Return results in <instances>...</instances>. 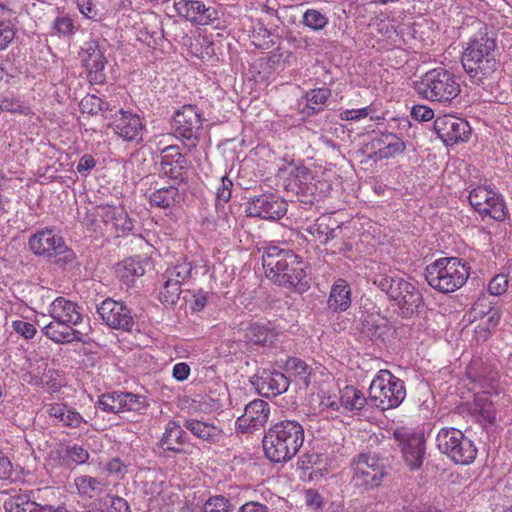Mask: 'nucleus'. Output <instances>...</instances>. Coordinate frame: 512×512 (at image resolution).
Wrapping results in <instances>:
<instances>
[{"instance_id": "f257e3e1", "label": "nucleus", "mask_w": 512, "mask_h": 512, "mask_svg": "<svg viewBox=\"0 0 512 512\" xmlns=\"http://www.w3.org/2000/svg\"><path fill=\"white\" fill-rule=\"evenodd\" d=\"M470 82L497 100L500 54L496 34L486 25L470 38L461 57Z\"/></svg>"}, {"instance_id": "f03ea898", "label": "nucleus", "mask_w": 512, "mask_h": 512, "mask_svg": "<svg viewBox=\"0 0 512 512\" xmlns=\"http://www.w3.org/2000/svg\"><path fill=\"white\" fill-rule=\"evenodd\" d=\"M266 276L278 286L304 293L310 288L306 263L290 249L269 246L262 255Z\"/></svg>"}, {"instance_id": "7ed1b4c3", "label": "nucleus", "mask_w": 512, "mask_h": 512, "mask_svg": "<svg viewBox=\"0 0 512 512\" xmlns=\"http://www.w3.org/2000/svg\"><path fill=\"white\" fill-rule=\"evenodd\" d=\"M304 442V428L295 420H282L272 425L263 437V450L274 463L291 460Z\"/></svg>"}, {"instance_id": "20e7f679", "label": "nucleus", "mask_w": 512, "mask_h": 512, "mask_svg": "<svg viewBox=\"0 0 512 512\" xmlns=\"http://www.w3.org/2000/svg\"><path fill=\"white\" fill-rule=\"evenodd\" d=\"M414 88L424 99L444 105L451 104L461 92L458 77L442 67L427 71Z\"/></svg>"}, {"instance_id": "39448f33", "label": "nucleus", "mask_w": 512, "mask_h": 512, "mask_svg": "<svg viewBox=\"0 0 512 512\" xmlns=\"http://www.w3.org/2000/svg\"><path fill=\"white\" fill-rule=\"evenodd\" d=\"M470 267L456 257H443L429 264L425 279L429 286L441 293H452L467 281Z\"/></svg>"}, {"instance_id": "423d86ee", "label": "nucleus", "mask_w": 512, "mask_h": 512, "mask_svg": "<svg viewBox=\"0 0 512 512\" xmlns=\"http://www.w3.org/2000/svg\"><path fill=\"white\" fill-rule=\"evenodd\" d=\"M351 483L355 488L369 491L379 487L388 475V466L383 458L370 452L359 453L351 460Z\"/></svg>"}, {"instance_id": "0eeeda50", "label": "nucleus", "mask_w": 512, "mask_h": 512, "mask_svg": "<svg viewBox=\"0 0 512 512\" xmlns=\"http://www.w3.org/2000/svg\"><path fill=\"white\" fill-rule=\"evenodd\" d=\"M285 188L294 193L299 202L312 205L330 193L331 185L326 180L316 178L310 169L301 165L291 170Z\"/></svg>"}, {"instance_id": "6e6552de", "label": "nucleus", "mask_w": 512, "mask_h": 512, "mask_svg": "<svg viewBox=\"0 0 512 512\" xmlns=\"http://www.w3.org/2000/svg\"><path fill=\"white\" fill-rule=\"evenodd\" d=\"M406 397L404 382L388 370H381L369 387V399L382 410L398 407Z\"/></svg>"}, {"instance_id": "1a4fd4ad", "label": "nucleus", "mask_w": 512, "mask_h": 512, "mask_svg": "<svg viewBox=\"0 0 512 512\" xmlns=\"http://www.w3.org/2000/svg\"><path fill=\"white\" fill-rule=\"evenodd\" d=\"M439 451L455 464L468 465L477 455L474 442L456 428H442L436 436Z\"/></svg>"}, {"instance_id": "9d476101", "label": "nucleus", "mask_w": 512, "mask_h": 512, "mask_svg": "<svg viewBox=\"0 0 512 512\" xmlns=\"http://www.w3.org/2000/svg\"><path fill=\"white\" fill-rule=\"evenodd\" d=\"M393 438L401 451L406 466L411 471L419 470L426 454L424 434L414 429L399 427L394 430Z\"/></svg>"}, {"instance_id": "9b49d317", "label": "nucleus", "mask_w": 512, "mask_h": 512, "mask_svg": "<svg viewBox=\"0 0 512 512\" xmlns=\"http://www.w3.org/2000/svg\"><path fill=\"white\" fill-rule=\"evenodd\" d=\"M202 126L203 118L195 105H184L174 114V135L184 141L190 149L197 146Z\"/></svg>"}, {"instance_id": "f8f14e48", "label": "nucleus", "mask_w": 512, "mask_h": 512, "mask_svg": "<svg viewBox=\"0 0 512 512\" xmlns=\"http://www.w3.org/2000/svg\"><path fill=\"white\" fill-rule=\"evenodd\" d=\"M468 200L482 217H489L498 222L505 220L507 207L504 198L492 189L478 186L470 191Z\"/></svg>"}, {"instance_id": "ddd939ff", "label": "nucleus", "mask_w": 512, "mask_h": 512, "mask_svg": "<svg viewBox=\"0 0 512 512\" xmlns=\"http://www.w3.org/2000/svg\"><path fill=\"white\" fill-rule=\"evenodd\" d=\"M96 310L104 324L111 329L131 332L135 325L132 310L123 301L106 298L97 305Z\"/></svg>"}, {"instance_id": "4468645a", "label": "nucleus", "mask_w": 512, "mask_h": 512, "mask_svg": "<svg viewBox=\"0 0 512 512\" xmlns=\"http://www.w3.org/2000/svg\"><path fill=\"white\" fill-rule=\"evenodd\" d=\"M287 202L276 194L254 196L246 204L245 212L248 217L276 221L287 213Z\"/></svg>"}, {"instance_id": "2eb2a0df", "label": "nucleus", "mask_w": 512, "mask_h": 512, "mask_svg": "<svg viewBox=\"0 0 512 512\" xmlns=\"http://www.w3.org/2000/svg\"><path fill=\"white\" fill-rule=\"evenodd\" d=\"M434 130L447 146L467 142L471 134L466 120L450 114L438 116L434 121Z\"/></svg>"}, {"instance_id": "dca6fc26", "label": "nucleus", "mask_w": 512, "mask_h": 512, "mask_svg": "<svg viewBox=\"0 0 512 512\" xmlns=\"http://www.w3.org/2000/svg\"><path fill=\"white\" fill-rule=\"evenodd\" d=\"M109 127L123 141L138 144L143 140L145 124L140 116L132 111L123 109L117 111Z\"/></svg>"}, {"instance_id": "f3484780", "label": "nucleus", "mask_w": 512, "mask_h": 512, "mask_svg": "<svg viewBox=\"0 0 512 512\" xmlns=\"http://www.w3.org/2000/svg\"><path fill=\"white\" fill-rule=\"evenodd\" d=\"M258 393L266 398L276 397L289 388L288 376L277 370L258 369L250 378Z\"/></svg>"}, {"instance_id": "a211bd4d", "label": "nucleus", "mask_w": 512, "mask_h": 512, "mask_svg": "<svg viewBox=\"0 0 512 512\" xmlns=\"http://www.w3.org/2000/svg\"><path fill=\"white\" fill-rule=\"evenodd\" d=\"M238 341L246 346L270 347L277 341L278 332L269 324L243 322L237 331Z\"/></svg>"}, {"instance_id": "6ab92c4d", "label": "nucleus", "mask_w": 512, "mask_h": 512, "mask_svg": "<svg viewBox=\"0 0 512 512\" xmlns=\"http://www.w3.org/2000/svg\"><path fill=\"white\" fill-rule=\"evenodd\" d=\"M80 56L91 84H103L106 80L104 69L107 63L103 51L96 40L86 41L81 48Z\"/></svg>"}, {"instance_id": "aec40b11", "label": "nucleus", "mask_w": 512, "mask_h": 512, "mask_svg": "<svg viewBox=\"0 0 512 512\" xmlns=\"http://www.w3.org/2000/svg\"><path fill=\"white\" fill-rule=\"evenodd\" d=\"M270 415V405L255 399L245 406L243 415L236 420V429L240 433H248L263 427Z\"/></svg>"}, {"instance_id": "412c9836", "label": "nucleus", "mask_w": 512, "mask_h": 512, "mask_svg": "<svg viewBox=\"0 0 512 512\" xmlns=\"http://www.w3.org/2000/svg\"><path fill=\"white\" fill-rule=\"evenodd\" d=\"M98 216L102 218L107 229L113 230L118 237L127 235L134 228V220L122 206H99Z\"/></svg>"}, {"instance_id": "4be33fe9", "label": "nucleus", "mask_w": 512, "mask_h": 512, "mask_svg": "<svg viewBox=\"0 0 512 512\" xmlns=\"http://www.w3.org/2000/svg\"><path fill=\"white\" fill-rule=\"evenodd\" d=\"M186 168L187 160L178 146L170 145L162 150L159 170L164 176L182 182Z\"/></svg>"}, {"instance_id": "5701e85b", "label": "nucleus", "mask_w": 512, "mask_h": 512, "mask_svg": "<svg viewBox=\"0 0 512 512\" xmlns=\"http://www.w3.org/2000/svg\"><path fill=\"white\" fill-rule=\"evenodd\" d=\"M63 237L51 228L37 230L29 237L28 245L30 251L40 257L51 259L53 253L63 242Z\"/></svg>"}, {"instance_id": "b1692460", "label": "nucleus", "mask_w": 512, "mask_h": 512, "mask_svg": "<svg viewBox=\"0 0 512 512\" xmlns=\"http://www.w3.org/2000/svg\"><path fill=\"white\" fill-rule=\"evenodd\" d=\"M402 287L399 296L393 302L399 309V315L404 319H409L419 312V308L424 305V299L414 284L405 280Z\"/></svg>"}, {"instance_id": "393cba45", "label": "nucleus", "mask_w": 512, "mask_h": 512, "mask_svg": "<svg viewBox=\"0 0 512 512\" xmlns=\"http://www.w3.org/2000/svg\"><path fill=\"white\" fill-rule=\"evenodd\" d=\"M360 331L372 341L384 338L389 327L387 320L382 317L379 311H360Z\"/></svg>"}, {"instance_id": "a878e982", "label": "nucleus", "mask_w": 512, "mask_h": 512, "mask_svg": "<svg viewBox=\"0 0 512 512\" xmlns=\"http://www.w3.org/2000/svg\"><path fill=\"white\" fill-rule=\"evenodd\" d=\"M52 493L49 487L31 491L32 498L27 494H17L4 502L6 512H36L43 495Z\"/></svg>"}, {"instance_id": "bb28decb", "label": "nucleus", "mask_w": 512, "mask_h": 512, "mask_svg": "<svg viewBox=\"0 0 512 512\" xmlns=\"http://www.w3.org/2000/svg\"><path fill=\"white\" fill-rule=\"evenodd\" d=\"M49 312L52 319L72 326L78 325L83 320L78 304L64 297H57L50 305Z\"/></svg>"}, {"instance_id": "cd10ccee", "label": "nucleus", "mask_w": 512, "mask_h": 512, "mask_svg": "<svg viewBox=\"0 0 512 512\" xmlns=\"http://www.w3.org/2000/svg\"><path fill=\"white\" fill-rule=\"evenodd\" d=\"M43 334L57 344L83 341V333L74 329L72 325L52 319L42 328Z\"/></svg>"}, {"instance_id": "c85d7f7f", "label": "nucleus", "mask_w": 512, "mask_h": 512, "mask_svg": "<svg viewBox=\"0 0 512 512\" xmlns=\"http://www.w3.org/2000/svg\"><path fill=\"white\" fill-rule=\"evenodd\" d=\"M381 145L382 147H379L369 156L370 159L375 161L388 159L403 153L406 149L405 142L395 134H384L372 142V148Z\"/></svg>"}, {"instance_id": "c756f323", "label": "nucleus", "mask_w": 512, "mask_h": 512, "mask_svg": "<svg viewBox=\"0 0 512 512\" xmlns=\"http://www.w3.org/2000/svg\"><path fill=\"white\" fill-rule=\"evenodd\" d=\"M187 435L183 428L173 420H170L166 426L159 447L163 450L171 451L176 454L184 453L181 446L186 443Z\"/></svg>"}, {"instance_id": "7c9ffc66", "label": "nucleus", "mask_w": 512, "mask_h": 512, "mask_svg": "<svg viewBox=\"0 0 512 512\" xmlns=\"http://www.w3.org/2000/svg\"><path fill=\"white\" fill-rule=\"evenodd\" d=\"M184 428L189 430L195 437L210 444L219 443L223 437V430L220 427L198 419H186Z\"/></svg>"}, {"instance_id": "2f4dec72", "label": "nucleus", "mask_w": 512, "mask_h": 512, "mask_svg": "<svg viewBox=\"0 0 512 512\" xmlns=\"http://www.w3.org/2000/svg\"><path fill=\"white\" fill-rule=\"evenodd\" d=\"M47 413L65 427L80 428L82 424H87V421L79 412L64 403L49 404Z\"/></svg>"}, {"instance_id": "473e14b6", "label": "nucleus", "mask_w": 512, "mask_h": 512, "mask_svg": "<svg viewBox=\"0 0 512 512\" xmlns=\"http://www.w3.org/2000/svg\"><path fill=\"white\" fill-rule=\"evenodd\" d=\"M328 307L334 312H344L351 305V288L346 280L339 278L331 287Z\"/></svg>"}, {"instance_id": "72a5a7b5", "label": "nucleus", "mask_w": 512, "mask_h": 512, "mask_svg": "<svg viewBox=\"0 0 512 512\" xmlns=\"http://www.w3.org/2000/svg\"><path fill=\"white\" fill-rule=\"evenodd\" d=\"M78 512H131L128 502L119 496L106 494L92 501Z\"/></svg>"}, {"instance_id": "f704fd0d", "label": "nucleus", "mask_w": 512, "mask_h": 512, "mask_svg": "<svg viewBox=\"0 0 512 512\" xmlns=\"http://www.w3.org/2000/svg\"><path fill=\"white\" fill-rule=\"evenodd\" d=\"M55 265L65 271L79 270L81 264L76 253L63 240L50 259Z\"/></svg>"}, {"instance_id": "c9c22d12", "label": "nucleus", "mask_w": 512, "mask_h": 512, "mask_svg": "<svg viewBox=\"0 0 512 512\" xmlns=\"http://www.w3.org/2000/svg\"><path fill=\"white\" fill-rule=\"evenodd\" d=\"M179 198V189L175 185H170L153 191L149 195V202L152 206L167 209L174 206Z\"/></svg>"}, {"instance_id": "e433bc0d", "label": "nucleus", "mask_w": 512, "mask_h": 512, "mask_svg": "<svg viewBox=\"0 0 512 512\" xmlns=\"http://www.w3.org/2000/svg\"><path fill=\"white\" fill-rule=\"evenodd\" d=\"M75 486L81 495L89 498H98L107 488V484L104 480L89 475H82L75 478Z\"/></svg>"}, {"instance_id": "4c0bfd02", "label": "nucleus", "mask_w": 512, "mask_h": 512, "mask_svg": "<svg viewBox=\"0 0 512 512\" xmlns=\"http://www.w3.org/2000/svg\"><path fill=\"white\" fill-rule=\"evenodd\" d=\"M405 279L386 274H377L373 278V284L385 293L390 301H394L403 289Z\"/></svg>"}, {"instance_id": "58836bf2", "label": "nucleus", "mask_w": 512, "mask_h": 512, "mask_svg": "<svg viewBox=\"0 0 512 512\" xmlns=\"http://www.w3.org/2000/svg\"><path fill=\"white\" fill-rule=\"evenodd\" d=\"M117 273L125 285L132 286L136 278L144 275L145 268L138 259L128 258L119 264Z\"/></svg>"}, {"instance_id": "ea45409f", "label": "nucleus", "mask_w": 512, "mask_h": 512, "mask_svg": "<svg viewBox=\"0 0 512 512\" xmlns=\"http://www.w3.org/2000/svg\"><path fill=\"white\" fill-rule=\"evenodd\" d=\"M331 96V90L325 87L316 88L306 93V106L303 109L307 115H313L322 110V106Z\"/></svg>"}, {"instance_id": "a19ab883", "label": "nucleus", "mask_w": 512, "mask_h": 512, "mask_svg": "<svg viewBox=\"0 0 512 512\" xmlns=\"http://www.w3.org/2000/svg\"><path fill=\"white\" fill-rule=\"evenodd\" d=\"M341 406L345 411L354 412L364 408L367 399L354 387L347 386L340 396Z\"/></svg>"}, {"instance_id": "79ce46f5", "label": "nucleus", "mask_w": 512, "mask_h": 512, "mask_svg": "<svg viewBox=\"0 0 512 512\" xmlns=\"http://www.w3.org/2000/svg\"><path fill=\"white\" fill-rule=\"evenodd\" d=\"M174 7L180 16L198 24L204 3L198 0H178L175 1Z\"/></svg>"}, {"instance_id": "37998d69", "label": "nucleus", "mask_w": 512, "mask_h": 512, "mask_svg": "<svg viewBox=\"0 0 512 512\" xmlns=\"http://www.w3.org/2000/svg\"><path fill=\"white\" fill-rule=\"evenodd\" d=\"M177 279H166L162 290L159 293V299L165 306H173L179 300L182 293L181 285L177 283Z\"/></svg>"}, {"instance_id": "c03bdc74", "label": "nucleus", "mask_w": 512, "mask_h": 512, "mask_svg": "<svg viewBox=\"0 0 512 512\" xmlns=\"http://www.w3.org/2000/svg\"><path fill=\"white\" fill-rule=\"evenodd\" d=\"M301 23L313 31H320L328 24V18L319 10L308 9L302 16Z\"/></svg>"}, {"instance_id": "a18cd8bd", "label": "nucleus", "mask_w": 512, "mask_h": 512, "mask_svg": "<svg viewBox=\"0 0 512 512\" xmlns=\"http://www.w3.org/2000/svg\"><path fill=\"white\" fill-rule=\"evenodd\" d=\"M122 392H111L100 396L98 408L108 413L122 412Z\"/></svg>"}, {"instance_id": "49530a36", "label": "nucleus", "mask_w": 512, "mask_h": 512, "mask_svg": "<svg viewBox=\"0 0 512 512\" xmlns=\"http://www.w3.org/2000/svg\"><path fill=\"white\" fill-rule=\"evenodd\" d=\"M283 369L287 374L300 377L308 384L307 378L310 375L309 366L303 360L290 357L284 362Z\"/></svg>"}, {"instance_id": "de8ad7c7", "label": "nucleus", "mask_w": 512, "mask_h": 512, "mask_svg": "<svg viewBox=\"0 0 512 512\" xmlns=\"http://www.w3.org/2000/svg\"><path fill=\"white\" fill-rule=\"evenodd\" d=\"M122 412L135 411L141 412L148 407L147 398L143 395L133 394L130 392H122Z\"/></svg>"}, {"instance_id": "09e8293b", "label": "nucleus", "mask_w": 512, "mask_h": 512, "mask_svg": "<svg viewBox=\"0 0 512 512\" xmlns=\"http://www.w3.org/2000/svg\"><path fill=\"white\" fill-rule=\"evenodd\" d=\"M201 512H233L229 499L222 495L209 497L202 506Z\"/></svg>"}, {"instance_id": "8fccbe9b", "label": "nucleus", "mask_w": 512, "mask_h": 512, "mask_svg": "<svg viewBox=\"0 0 512 512\" xmlns=\"http://www.w3.org/2000/svg\"><path fill=\"white\" fill-rule=\"evenodd\" d=\"M0 110L21 115H29L31 113L29 106L24 104L19 98L8 96L0 101Z\"/></svg>"}, {"instance_id": "3c124183", "label": "nucleus", "mask_w": 512, "mask_h": 512, "mask_svg": "<svg viewBox=\"0 0 512 512\" xmlns=\"http://www.w3.org/2000/svg\"><path fill=\"white\" fill-rule=\"evenodd\" d=\"M191 272L192 266L190 263H181L167 269L163 277L168 280H170V278H176L178 280L177 283L181 285L182 282L191 276Z\"/></svg>"}, {"instance_id": "603ef678", "label": "nucleus", "mask_w": 512, "mask_h": 512, "mask_svg": "<svg viewBox=\"0 0 512 512\" xmlns=\"http://www.w3.org/2000/svg\"><path fill=\"white\" fill-rule=\"evenodd\" d=\"M487 319L484 323L478 325L476 329V333L479 337L486 340L491 333V330L494 329L500 321L501 315L498 309L492 310L491 313L486 315Z\"/></svg>"}, {"instance_id": "864d4df0", "label": "nucleus", "mask_w": 512, "mask_h": 512, "mask_svg": "<svg viewBox=\"0 0 512 512\" xmlns=\"http://www.w3.org/2000/svg\"><path fill=\"white\" fill-rule=\"evenodd\" d=\"M233 182L227 175L221 178V183L216 191V206H224L232 196Z\"/></svg>"}, {"instance_id": "5fc2aeb1", "label": "nucleus", "mask_w": 512, "mask_h": 512, "mask_svg": "<svg viewBox=\"0 0 512 512\" xmlns=\"http://www.w3.org/2000/svg\"><path fill=\"white\" fill-rule=\"evenodd\" d=\"M53 29L63 37L72 36L75 33L74 21L69 16H58L53 21Z\"/></svg>"}, {"instance_id": "6e6d98bb", "label": "nucleus", "mask_w": 512, "mask_h": 512, "mask_svg": "<svg viewBox=\"0 0 512 512\" xmlns=\"http://www.w3.org/2000/svg\"><path fill=\"white\" fill-rule=\"evenodd\" d=\"M343 236V223H338L336 220L328 217L327 229L322 245H328L333 240L342 238Z\"/></svg>"}, {"instance_id": "4d7b16f0", "label": "nucleus", "mask_w": 512, "mask_h": 512, "mask_svg": "<svg viewBox=\"0 0 512 512\" xmlns=\"http://www.w3.org/2000/svg\"><path fill=\"white\" fill-rule=\"evenodd\" d=\"M101 104L102 98L94 94H88L80 101L79 108L82 113L96 115Z\"/></svg>"}, {"instance_id": "13d9d810", "label": "nucleus", "mask_w": 512, "mask_h": 512, "mask_svg": "<svg viewBox=\"0 0 512 512\" xmlns=\"http://www.w3.org/2000/svg\"><path fill=\"white\" fill-rule=\"evenodd\" d=\"M327 216L319 217L314 224H312L308 229L307 232L314 237L315 241L319 242V244H323L324 237H325V231L327 229Z\"/></svg>"}, {"instance_id": "bf43d9fd", "label": "nucleus", "mask_w": 512, "mask_h": 512, "mask_svg": "<svg viewBox=\"0 0 512 512\" xmlns=\"http://www.w3.org/2000/svg\"><path fill=\"white\" fill-rule=\"evenodd\" d=\"M508 287V278L504 274H498L494 276L489 284L488 291L492 296H500L504 294Z\"/></svg>"}, {"instance_id": "052dcab7", "label": "nucleus", "mask_w": 512, "mask_h": 512, "mask_svg": "<svg viewBox=\"0 0 512 512\" xmlns=\"http://www.w3.org/2000/svg\"><path fill=\"white\" fill-rule=\"evenodd\" d=\"M495 309L496 308L493 307L492 302L489 301L488 297L483 296L478 298L473 304L472 314L474 315V318L479 317L483 319Z\"/></svg>"}, {"instance_id": "680f3d73", "label": "nucleus", "mask_w": 512, "mask_h": 512, "mask_svg": "<svg viewBox=\"0 0 512 512\" xmlns=\"http://www.w3.org/2000/svg\"><path fill=\"white\" fill-rule=\"evenodd\" d=\"M12 326H13V329L18 334L23 336L25 339H32L36 334V328L30 322L17 320V321L13 322Z\"/></svg>"}, {"instance_id": "e2e57ef3", "label": "nucleus", "mask_w": 512, "mask_h": 512, "mask_svg": "<svg viewBox=\"0 0 512 512\" xmlns=\"http://www.w3.org/2000/svg\"><path fill=\"white\" fill-rule=\"evenodd\" d=\"M411 116L417 121L426 122L434 118V111L425 105H415L411 109Z\"/></svg>"}, {"instance_id": "0e129e2a", "label": "nucleus", "mask_w": 512, "mask_h": 512, "mask_svg": "<svg viewBox=\"0 0 512 512\" xmlns=\"http://www.w3.org/2000/svg\"><path fill=\"white\" fill-rule=\"evenodd\" d=\"M15 37V31L10 24L0 23V50H4Z\"/></svg>"}, {"instance_id": "69168bd1", "label": "nucleus", "mask_w": 512, "mask_h": 512, "mask_svg": "<svg viewBox=\"0 0 512 512\" xmlns=\"http://www.w3.org/2000/svg\"><path fill=\"white\" fill-rule=\"evenodd\" d=\"M80 13L88 19H96L98 11L94 6L93 0H76Z\"/></svg>"}, {"instance_id": "338daca9", "label": "nucleus", "mask_w": 512, "mask_h": 512, "mask_svg": "<svg viewBox=\"0 0 512 512\" xmlns=\"http://www.w3.org/2000/svg\"><path fill=\"white\" fill-rule=\"evenodd\" d=\"M192 297H193V302L191 305V309L194 312L202 311L207 304L208 293L203 291L202 289H199V290L193 291Z\"/></svg>"}, {"instance_id": "774afa93", "label": "nucleus", "mask_w": 512, "mask_h": 512, "mask_svg": "<svg viewBox=\"0 0 512 512\" xmlns=\"http://www.w3.org/2000/svg\"><path fill=\"white\" fill-rule=\"evenodd\" d=\"M238 512H271V509L258 501H249L243 504Z\"/></svg>"}]
</instances>
